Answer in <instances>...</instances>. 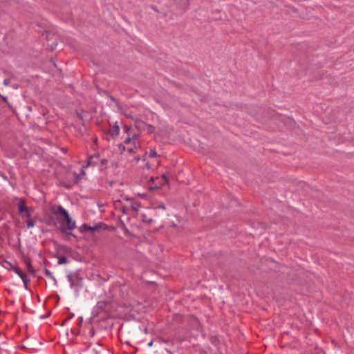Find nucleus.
I'll return each mask as SVG.
<instances>
[{"label":"nucleus","mask_w":354,"mask_h":354,"mask_svg":"<svg viewBox=\"0 0 354 354\" xmlns=\"http://www.w3.org/2000/svg\"><path fill=\"white\" fill-rule=\"evenodd\" d=\"M152 345H153V341L151 340V342H149L148 343V346H151Z\"/></svg>","instance_id":"38"},{"label":"nucleus","mask_w":354,"mask_h":354,"mask_svg":"<svg viewBox=\"0 0 354 354\" xmlns=\"http://www.w3.org/2000/svg\"><path fill=\"white\" fill-rule=\"evenodd\" d=\"M140 159H141V158L139 156H136L134 158V160H136V162H138Z\"/></svg>","instance_id":"36"},{"label":"nucleus","mask_w":354,"mask_h":354,"mask_svg":"<svg viewBox=\"0 0 354 354\" xmlns=\"http://www.w3.org/2000/svg\"><path fill=\"white\" fill-rule=\"evenodd\" d=\"M169 178L165 174H162L161 177H151L150 178V182H151V184L149 185L148 189L149 191L160 189L165 185H169Z\"/></svg>","instance_id":"6"},{"label":"nucleus","mask_w":354,"mask_h":354,"mask_svg":"<svg viewBox=\"0 0 354 354\" xmlns=\"http://www.w3.org/2000/svg\"><path fill=\"white\" fill-rule=\"evenodd\" d=\"M111 165H112V166H113V167H118V163H117V162H113L111 163Z\"/></svg>","instance_id":"37"},{"label":"nucleus","mask_w":354,"mask_h":354,"mask_svg":"<svg viewBox=\"0 0 354 354\" xmlns=\"http://www.w3.org/2000/svg\"><path fill=\"white\" fill-rule=\"evenodd\" d=\"M120 133V127L118 125L117 122H115L109 129V133L113 138H115L119 135Z\"/></svg>","instance_id":"11"},{"label":"nucleus","mask_w":354,"mask_h":354,"mask_svg":"<svg viewBox=\"0 0 354 354\" xmlns=\"http://www.w3.org/2000/svg\"><path fill=\"white\" fill-rule=\"evenodd\" d=\"M159 165V162L156 161V165L158 166Z\"/></svg>","instance_id":"42"},{"label":"nucleus","mask_w":354,"mask_h":354,"mask_svg":"<svg viewBox=\"0 0 354 354\" xmlns=\"http://www.w3.org/2000/svg\"><path fill=\"white\" fill-rule=\"evenodd\" d=\"M100 228L104 230H107V231H113L115 230V227L112 226V225H108L107 224H106L105 223H103V222H100Z\"/></svg>","instance_id":"14"},{"label":"nucleus","mask_w":354,"mask_h":354,"mask_svg":"<svg viewBox=\"0 0 354 354\" xmlns=\"http://www.w3.org/2000/svg\"><path fill=\"white\" fill-rule=\"evenodd\" d=\"M58 258V264H65L68 262V259L65 256H57Z\"/></svg>","instance_id":"17"},{"label":"nucleus","mask_w":354,"mask_h":354,"mask_svg":"<svg viewBox=\"0 0 354 354\" xmlns=\"http://www.w3.org/2000/svg\"><path fill=\"white\" fill-rule=\"evenodd\" d=\"M201 354H207L205 352H202Z\"/></svg>","instance_id":"43"},{"label":"nucleus","mask_w":354,"mask_h":354,"mask_svg":"<svg viewBox=\"0 0 354 354\" xmlns=\"http://www.w3.org/2000/svg\"><path fill=\"white\" fill-rule=\"evenodd\" d=\"M137 138H138V136H133V140H134V139H136Z\"/></svg>","instance_id":"40"},{"label":"nucleus","mask_w":354,"mask_h":354,"mask_svg":"<svg viewBox=\"0 0 354 354\" xmlns=\"http://www.w3.org/2000/svg\"><path fill=\"white\" fill-rule=\"evenodd\" d=\"M136 127L138 128L140 124H143L147 126V131L148 134H153L155 132L156 127L152 124H149L145 122L144 121L138 119L136 120Z\"/></svg>","instance_id":"8"},{"label":"nucleus","mask_w":354,"mask_h":354,"mask_svg":"<svg viewBox=\"0 0 354 354\" xmlns=\"http://www.w3.org/2000/svg\"><path fill=\"white\" fill-rule=\"evenodd\" d=\"M10 84V79L7 78V79L4 80L3 84L5 86H8Z\"/></svg>","instance_id":"29"},{"label":"nucleus","mask_w":354,"mask_h":354,"mask_svg":"<svg viewBox=\"0 0 354 354\" xmlns=\"http://www.w3.org/2000/svg\"><path fill=\"white\" fill-rule=\"evenodd\" d=\"M59 185L66 189L71 188L75 184L77 183L78 176L76 173L67 172L66 178H58Z\"/></svg>","instance_id":"4"},{"label":"nucleus","mask_w":354,"mask_h":354,"mask_svg":"<svg viewBox=\"0 0 354 354\" xmlns=\"http://www.w3.org/2000/svg\"><path fill=\"white\" fill-rule=\"evenodd\" d=\"M157 207L165 209V205L164 204H161V205H159Z\"/></svg>","instance_id":"35"},{"label":"nucleus","mask_w":354,"mask_h":354,"mask_svg":"<svg viewBox=\"0 0 354 354\" xmlns=\"http://www.w3.org/2000/svg\"><path fill=\"white\" fill-rule=\"evenodd\" d=\"M153 165L151 163H150L149 162H147L145 165V167H146L147 169H150L153 167Z\"/></svg>","instance_id":"27"},{"label":"nucleus","mask_w":354,"mask_h":354,"mask_svg":"<svg viewBox=\"0 0 354 354\" xmlns=\"http://www.w3.org/2000/svg\"><path fill=\"white\" fill-rule=\"evenodd\" d=\"M0 97L3 100V101L8 106V107L11 109V110H13V107L11 104H10V103L8 102V98L3 95H2L1 94H0Z\"/></svg>","instance_id":"23"},{"label":"nucleus","mask_w":354,"mask_h":354,"mask_svg":"<svg viewBox=\"0 0 354 354\" xmlns=\"http://www.w3.org/2000/svg\"><path fill=\"white\" fill-rule=\"evenodd\" d=\"M110 99L113 101V102H117L118 100L114 97H113L112 95H110L109 96Z\"/></svg>","instance_id":"34"},{"label":"nucleus","mask_w":354,"mask_h":354,"mask_svg":"<svg viewBox=\"0 0 354 354\" xmlns=\"http://www.w3.org/2000/svg\"><path fill=\"white\" fill-rule=\"evenodd\" d=\"M102 348L100 344L93 345L89 343L82 353L80 354H102Z\"/></svg>","instance_id":"7"},{"label":"nucleus","mask_w":354,"mask_h":354,"mask_svg":"<svg viewBox=\"0 0 354 354\" xmlns=\"http://www.w3.org/2000/svg\"><path fill=\"white\" fill-rule=\"evenodd\" d=\"M114 309L111 301H99L92 310L93 318L106 320L113 317Z\"/></svg>","instance_id":"3"},{"label":"nucleus","mask_w":354,"mask_h":354,"mask_svg":"<svg viewBox=\"0 0 354 354\" xmlns=\"http://www.w3.org/2000/svg\"><path fill=\"white\" fill-rule=\"evenodd\" d=\"M24 282V287L26 289H28V284L30 282V280L28 278L26 273L24 274L23 278H21Z\"/></svg>","instance_id":"20"},{"label":"nucleus","mask_w":354,"mask_h":354,"mask_svg":"<svg viewBox=\"0 0 354 354\" xmlns=\"http://www.w3.org/2000/svg\"><path fill=\"white\" fill-rule=\"evenodd\" d=\"M131 142V138L130 137H128L125 140H124V143L125 144H128Z\"/></svg>","instance_id":"31"},{"label":"nucleus","mask_w":354,"mask_h":354,"mask_svg":"<svg viewBox=\"0 0 354 354\" xmlns=\"http://www.w3.org/2000/svg\"><path fill=\"white\" fill-rule=\"evenodd\" d=\"M50 211L55 216L56 221H53V217H50V221L47 222V225L56 226L57 223L59 225L58 230L62 234H66L75 237L71 231L76 228V223L70 216L68 212L60 205H51Z\"/></svg>","instance_id":"1"},{"label":"nucleus","mask_w":354,"mask_h":354,"mask_svg":"<svg viewBox=\"0 0 354 354\" xmlns=\"http://www.w3.org/2000/svg\"><path fill=\"white\" fill-rule=\"evenodd\" d=\"M67 278L70 282L71 287L74 288L76 292L83 286V278L81 277L80 272H71L67 275Z\"/></svg>","instance_id":"5"},{"label":"nucleus","mask_w":354,"mask_h":354,"mask_svg":"<svg viewBox=\"0 0 354 354\" xmlns=\"http://www.w3.org/2000/svg\"><path fill=\"white\" fill-rule=\"evenodd\" d=\"M209 342L212 344L217 346L220 344V339L217 335H212L209 337Z\"/></svg>","instance_id":"16"},{"label":"nucleus","mask_w":354,"mask_h":354,"mask_svg":"<svg viewBox=\"0 0 354 354\" xmlns=\"http://www.w3.org/2000/svg\"><path fill=\"white\" fill-rule=\"evenodd\" d=\"M24 263L27 267L28 271L30 273H31L33 276L36 277V274H35L36 271L32 266L31 259L30 257H26L24 259Z\"/></svg>","instance_id":"10"},{"label":"nucleus","mask_w":354,"mask_h":354,"mask_svg":"<svg viewBox=\"0 0 354 354\" xmlns=\"http://www.w3.org/2000/svg\"><path fill=\"white\" fill-rule=\"evenodd\" d=\"M127 151L130 153H135L136 152V148H129Z\"/></svg>","instance_id":"28"},{"label":"nucleus","mask_w":354,"mask_h":354,"mask_svg":"<svg viewBox=\"0 0 354 354\" xmlns=\"http://www.w3.org/2000/svg\"><path fill=\"white\" fill-rule=\"evenodd\" d=\"M62 151L66 152V149H64V148H63V149H62Z\"/></svg>","instance_id":"41"},{"label":"nucleus","mask_w":354,"mask_h":354,"mask_svg":"<svg viewBox=\"0 0 354 354\" xmlns=\"http://www.w3.org/2000/svg\"><path fill=\"white\" fill-rule=\"evenodd\" d=\"M142 221L145 223H147L149 225L153 223V219L151 218H148V216L145 214L142 215Z\"/></svg>","instance_id":"18"},{"label":"nucleus","mask_w":354,"mask_h":354,"mask_svg":"<svg viewBox=\"0 0 354 354\" xmlns=\"http://www.w3.org/2000/svg\"><path fill=\"white\" fill-rule=\"evenodd\" d=\"M100 160V156L99 153L90 156L88 158L87 166H95L98 164Z\"/></svg>","instance_id":"9"},{"label":"nucleus","mask_w":354,"mask_h":354,"mask_svg":"<svg viewBox=\"0 0 354 354\" xmlns=\"http://www.w3.org/2000/svg\"><path fill=\"white\" fill-rule=\"evenodd\" d=\"M15 201H17L16 205L18 209V214L24 220L28 228H32L36 225L37 221L35 218L32 216L35 211V207L32 206H27L26 199L24 198H15Z\"/></svg>","instance_id":"2"},{"label":"nucleus","mask_w":354,"mask_h":354,"mask_svg":"<svg viewBox=\"0 0 354 354\" xmlns=\"http://www.w3.org/2000/svg\"><path fill=\"white\" fill-rule=\"evenodd\" d=\"M123 213L124 214H127V212H126V208L124 207H123V210H122Z\"/></svg>","instance_id":"39"},{"label":"nucleus","mask_w":354,"mask_h":354,"mask_svg":"<svg viewBox=\"0 0 354 354\" xmlns=\"http://www.w3.org/2000/svg\"><path fill=\"white\" fill-rule=\"evenodd\" d=\"M99 162H100V169L101 171H102L108 167L109 160L106 158L100 159Z\"/></svg>","instance_id":"13"},{"label":"nucleus","mask_w":354,"mask_h":354,"mask_svg":"<svg viewBox=\"0 0 354 354\" xmlns=\"http://www.w3.org/2000/svg\"><path fill=\"white\" fill-rule=\"evenodd\" d=\"M79 230L81 233H84L89 231L91 232V226L87 223H84L79 227Z\"/></svg>","instance_id":"15"},{"label":"nucleus","mask_w":354,"mask_h":354,"mask_svg":"<svg viewBox=\"0 0 354 354\" xmlns=\"http://www.w3.org/2000/svg\"><path fill=\"white\" fill-rule=\"evenodd\" d=\"M120 224H121V228L124 230V232L126 235H131L130 232L129 231L128 228L124 223L122 221L120 220Z\"/></svg>","instance_id":"21"},{"label":"nucleus","mask_w":354,"mask_h":354,"mask_svg":"<svg viewBox=\"0 0 354 354\" xmlns=\"http://www.w3.org/2000/svg\"><path fill=\"white\" fill-rule=\"evenodd\" d=\"M148 156L150 158H156L158 156L157 152L155 149H151Z\"/></svg>","instance_id":"22"},{"label":"nucleus","mask_w":354,"mask_h":354,"mask_svg":"<svg viewBox=\"0 0 354 354\" xmlns=\"http://www.w3.org/2000/svg\"><path fill=\"white\" fill-rule=\"evenodd\" d=\"M84 113V111H82L81 113H77V117L80 119H83V116H82V113Z\"/></svg>","instance_id":"30"},{"label":"nucleus","mask_w":354,"mask_h":354,"mask_svg":"<svg viewBox=\"0 0 354 354\" xmlns=\"http://www.w3.org/2000/svg\"><path fill=\"white\" fill-rule=\"evenodd\" d=\"M119 148L122 149V152H123L125 150L124 146H123L122 144L119 145Z\"/></svg>","instance_id":"32"},{"label":"nucleus","mask_w":354,"mask_h":354,"mask_svg":"<svg viewBox=\"0 0 354 354\" xmlns=\"http://www.w3.org/2000/svg\"><path fill=\"white\" fill-rule=\"evenodd\" d=\"M9 264L10 266V269L17 274L20 278H23L24 272H22L21 268L17 266H12L11 263Z\"/></svg>","instance_id":"12"},{"label":"nucleus","mask_w":354,"mask_h":354,"mask_svg":"<svg viewBox=\"0 0 354 354\" xmlns=\"http://www.w3.org/2000/svg\"><path fill=\"white\" fill-rule=\"evenodd\" d=\"M131 207L133 211L138 212L140 207V203L138 202H131Z\"/></svg>","instance_id":"19"},{"label":"nucleus","mask_w":354,"mask_h":354,"mask_svg":"<svg viewBox=\"0 0 354 354\" xmlns=\"http://www.w3.org/2000/svg\"><path fill=\"white\" fill-rule=\"evenodd\" d=\"M147 154H148V153H147V152H145V153L143 154V156H142V159L143 160H146V159H147Z\"/></svg>","instance_id":"33"},{"label":"nucleus","mask_w":354,"mask_h":354,"mask_svg":"<svg viewBox=\"0 0 354 354\" xmlns=\"http://www.w3.org/2000/svg\"><path fill=\"white\" fill-rule=\"evenodd\" d=\"M101 230L100 223L95 224L94 226H91V232H96Z\"/></svg>","instance_id":"25"},{"label":"nucleus","mask_w":354,"mask_h":354,"mask_svg":"<svg viewBox=\"0 0 354 354\" xmlns=\"http://www.w3.org/2000/svg\"><path fill=\"white\" fill-rule=\"evenodd\" d=\"M131 130V127H129L127 124L124 125V131L125 133H129V132Z\"/></svg>","instance_id":"26"},{"label":"nucleus","mask_w":354,"mask_h":354,"mask_svg":"<svg viewBox=\"0 0 354 354\" xmlns=\"http://www.w3.org/2000/svg\"><path fill=\"white\" fill-rule=\"evenodd\" d=\"M44 272H45V274L47 277L53 279V280H55V277H53V274L51 273V272L47 269L46 268H44Z\"/></svg>","instance_id":"24"}]
</instances>
